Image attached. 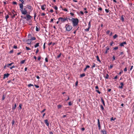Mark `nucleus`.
Listing matches in <instances>:
<instances>
[{
	"mask_svg": "<svg viewBox=\"0 0 134 134\" xmlns=\"http://www.w3.org/2000/svg\"><path fill=\"white\" fill-rule=\"evenodd\" d=\"M68 19L72 22L73 26H77L78 24L79 20L77 18H74L71 17L69 18Z\"/></svg>",
	"mask_w": 134,
	"mask_h": 134,
	"instance_id": "1",
	"label": "nucleus"
},
{
	"mask_svg": "<svg viewBox=\"0 0 134 134\" xmlns=\"http://www.w3.org/2000/svg\"><path fill=\"white\" fill-rule=\"evenodd\" d=\"M65 28L66 29V30L68 31H70L72 29V26L68 24H66L65 26Z\"/></svg>",
	"mask_w": 134,
	"mask_h": 134,
	"instance_id": "2",
	"label": "nucleus"
},
{
	"mask_svg": "<svg viewBox=\"0 0 134 134\" xmlns=\"http://www.w3.org/2000/svg\"><path fill=\"white\" fill-rule=\"evenodd\" d=\"M68 18L67 17L66 18L60 17L58 18L59 21H60L62 23H64L66 21H68Z\"/></svg>",
	"mask_w": 134,
	"mask_h": 134,
	"instance_id": "3",
	"label": "nucleus"
},
{
	"mask_svg": "<svg viewBox=\"0 0 134 134\" xmlns=\"http://www.w3.org/2000/svg\"><path fill=\"white\" fill-rule=\"evenodd\" d=\"M20 10L22 14H23L25 15L27 13V11L26 9V8H23L22 9H20Z\"/></svg>",
	"mask_w": 134,
	"mask_h": 134,
	"instance_id": "4",
	"label": "nucleus"
},
{
	"mask_svg": "<svg viewBox=\"0 0 134 134\" xmlns=\"http://www.w3.org/2000/svg\"><path fill=\"white\" fill-rule=\"evenodd\" d=\"M26 43L28 44H30L31 43V40L30 39H29L26 41Z\"/></svg>",
	"mask_w": 134,
	"mask_h": 134,
	"instance_id": "5",
	"label": "nucleus"
},
{
	"mask_svg": "<svg viewBox=\"0 0 134 134\" xmlns=\"http://www.w3.org/2000/svg\"><path fill=\"white\" fill-rule=\"evenodd\" d=\"M9 75V74H4V75L3 79H5V78L7 77Z\"/></svg>",
	"mask_w": 134,
	"mask_h": 134,
	"instance_id": "6",
	"label": "nucleus"
},
{
	"mask_svg": "<svg viewBox=\"0 0 134 134\" xmlns=\"http://www.w3.org/2000/svg\"><path fill=\"white\" fill-rule=\"evenodd\" d=\"M98 124L99 129H100V124L99 120L98 119Z\"/></svg>",
	"mask_w": 134,
	"mask_h": 134,
	"instance_id": "7",
	"label": "nucleus"
},
{
	"mask_svg": "<svg viewBox=\"0 0 134 134\" xmlns=\"http://www.w3.org/2000/svg\"><path fill=\"white\" fill-rule=\"evenodd\" d=\"M126 44V42H124L122 43H121L120 44V46H124V44Z\"/></svg>",
	"mask_w": 134,
	"mask_h": 134,
	"instance_id": "8",
	"label": "nucleus"
},
{
	"mask_svg": "<svg viewBox=\"0 0 134 134\" xmlns=\"http://www.w3.org/2000/svg\"><path fill=\"white\" fill-rule=\"evenodd\" d=\"M45 7L46 5H43L41 7V9L43 10H44L45 9Z\"/></svg>",
	"mask_w": 134,
	"mask_h": 134,
	"instance_id": "9",
	"label": "nucleus"
},
{
	"mask_svg": "<svg viewBox=\"0 0 134 134\" xmlns=\"http://www.w3.org/2000/svg\"><path fill=\"white\" fill-rule=\"evenodd\" d=\"M26 18H27V20H28L30 19L31 16L27 14L26 15Z\"/></svg>",
	"mask_w": 134,
	"mask_h": 134,
	"instance_id": "10",
	"label": "nucleus"
},
{
	"mask_svg": "<svg viewBox=\"0 0 134 134\" xmlns=\"http://www.w3.org/2000/svg\"><path fill=\"white\" fill-rule=\"evenodd\" d=\"M23 4L22 3L21 4H20V9H23Z\"/></svg>",
	"mask_w": 134,
	"mask_h": 134,
	"instance_id": "11",
	"label": "nucleus"
},
{
	"mask_svg": "<svg viewBox=\"0 0 134 134\" xmlns=\"http://www.w3.org/2000/svg\"><path fill=\"white\" fill-rule=\"evenodd\" d=\"M45 124H46L47 126H48L49 125V124L48 123V120H45Z\"/></svg>",
	"mask_w": 134,
	"mask_h": 134,
	"instance_id": "12",
	"label": "nucleus"
},
{
	"mask_svg": "<svg viewBox=\"0 0 134 134\" xmlns=\"http://www.w3.org/2000/svg\"><path fill=\"white\" fill-rule=\"evenodd\" d=\"M26 7V8H27L28 9L31 10V7L29 5H27Z\"/></svg>",
	"mask_w": 134,
	"mask_h": 134,
	"instance_id": "13",
	"label": "nucleus"
},
{
	"mask_svg": "<svg viewBox=\"0 0 134 134\" xmlns=\"http://www.w3.org/2000/svg\"><path fill=\"white\" fill-rule=\"evenodd\" d=\"M11 15L12 16V17L13 18L15 17V15L12 12V13L11 14Z\"/></svg>",
	"mask_w": 134,
	"mask_h": 134,
	"instance_id": "14",
	"label": "nucleus"
},
{
	"mask_svg": "<svg viewBox=\"0 0 134 134\" xmlns=\"http://www.w3.org/2000/svg\"><path fill=\"white\" fill-rule=\"evenodd\" d=\"M120 85H121V86H120L119 87L121 88H123V86L124 85V83L123 82H121L120 83Z\"/></svg>",
	"mask_w": 134,
	"mask_h": 134,
	"instance_id": "15",
	"label": "nucleus"
},
{
	"mask_svg": "<svg viewBox=\"0 0 134 134\" xmlns=\"http://www.w3.org/2000/svg\"><path fill=\"white\" fill-rule=\"evenodd\" d=\"M107 49L105 52V54H107L108 53V50L109 49V48L108 47H106Z\"/></svg>",
	"mask_w": 134,
	"mask_h": 134,
	"instance_id": "16",
	"label": "nucleus"
},
{
	"mask_svg": "<svg viewBox=\"0 0 134 134\" xmlns=\"http://www.w3.org/2000/svg\"><path fill=\"white\" fill-rule=\"evenodd\" d=\"M90 67V66L89 65H87L86 67V68L84 69V71H85L87 68H89Z\"/></svg>",
	"mask_w": 134,
	"mask_h": 134,
	"instance_id": "17",
	"label": "nucleus"
},
{
	"mask_svg": "<svg viewBox=\"0 0 134 134\" xmlns=\"http://www.w3.org/2000/svg\"><path fill=\"white\" fill-rule=\"evenodd\" d=\"M85 74L84 73H83L80 75V76L81 77H82L85 76Z\"/></svg>",
	"mask_w": 134,
	"mask_h": 134,
	"instance_id": "18",
	"label": "nucleus"
},
{
	"mask_svg": "<svg viewBox=\"0 0 134 134\" xmlns=\"http://www.w3.org/2000/svg\"><path fill=\"white\" fill-rule=\"evenodd\" d=\"M14 63H13L12 62L11 63L8 64L7 65V66L8 67H9V66H11L12 64H13Z\"/></svg>",
	"mask_w": 134,
	"mask_h": 134,
	"instance_id": "19",
	"label": "nucleus"
},
{
	"mask_svg": "<svg viewBox=\"0 0 134 134\" xmlns=\"http://www.w3.org/2000/svg\"><path fill=\"white\" fill-rule=\"evenodd\" d=\"M101 100L102 102L103 103V105H105V103H104V100L102 98L101 99Z\"/></svg>",
	"mask_w": 134,
	"mask_h": 134,
	"instance_id": "20",
	"label": "nucleus"
},
{
	"mask_svg": "<svg viewBox=\"0 0 134 134\" xmlns=\"http://www.w3.org/2000/svg\"><path fill=\"white\" fill-rule=\"evenodd\" d=\"M39 43H37L35 45V47L36 48L39 46Z\"/></svg>",
	"mask_w": 134,
	"mask_h": 134,
	"instance_id": "21",
	"label": "nucleus"
},
{
	"mask_svg": "<svg viewBox=\"0 0 134 134\" xmlns=\"http://www.w3.org/2000/svg\"><path fill=\"white\" fill-rule=\"evenodd\" d=\"M102 132L103 133V134H106V131L104 130H103L102 131Z\"/></svg>",
	"mask_w": 134,
	"mask_h": 134,
	"instance_id": "22",
	"label": "nucleus"
},
{
	"mask_svg": "<svg viewBox=\"0 0 134 134\" xmlns=\"http://www.w3.org/2000/svg\"><path fill=\"white\" fill-rule=\"evenodd\" d=\"M31 39H30V40H35L36 39V38L35 37H31Z\"/></svg>",
	"mask_w": 134,
	"mask_h": 134,
	"instance_id": "23",
	"label": "nucleus"
},
{
	"mask_svg": "<svg viewBox=\"0 0 134 134\" xmlns=\"http://www.w3.org/2000/svg\"><path fill=\"white\" fill-rule=\"evenodd\" d=\"M25 60H23L21 61V63L22 64H23L25 62Z\"/></svg>",
	"mask_w": 134,
	"mask_h": 134,
	"instance_id": "24",
	"label": "nucleus"
},
{
	"mask_svg": "<svg viewBox=\"0 0 134 134\" xmlns=\"http://www.w3.org/2000/svg\"><path fill=\"white\" fill-rule=\"evenodd\" d=\"M118 37V35H116V34H115V35L113 37V38H116V37Z\"/></svg>",
	"mask_w": 134,
	"mask_h": 134,
	"instance_id": "25",
	"label": "nucleus"
},
{
	"mask_svg": "<svg viewBox=\"0 0 134 134\" xmlns=\"http://www.w3.org/2000/svg\"><path fill=\"white\" fill-rule=\"evenodd\" d=\"M96 58L97 59V60L99 62H100V61L99 59V57L98 56H97L96 57Z\"/></svg>",
	"mask_w": 134,
	"mask_h": 134,
	"instance_id": "26",
	"label": "nucleus"
},
{
	"mask_svg": "<svg viewBox=\"0 0 134 134\" xmlns=\"http://www.w3.org/2000/svg\"><path fill=\"white\" fill-rule=\"evenodd\" d=\"M5 19H6V20H7V19L9 18V16L8 15H7L5 16Z\"/></svg>",
	"mask_w": 134,
	"mask_h": 134,
	"instance_id": "27",
	"label": "nucleus"
},
{
	"mask_svg": "<svg viewBox=\"0 0 134 134\" xmlns=\"http://www.w3.org/2000/svg\"><path fill=\"white\" fill-rule=\"evenodd\" d=\"M28 86L29 87H30L31 86H33V85L32 84H29L28 85Z\"/></svg>",
	"mask_w": 134,
	"mask_h": 134,
	"instance_id": "28",
	"label": "nucleus"
},
{
	"mask_svg": "<svg viewBox=\"0 0 134 134\" xmlns=\"http://www.w3.org/2000/svg\"><path fill=\"white\" fill-rule=\"evenodd\" d=\"M90 23H91L90 21L88 23V27H89V28H90V27H91Z\"/></svg>",
	"mask_w": 134,
	"mask_h": 134,
	"instance_id": "29",
	"label": "nucleus"
},
{
	"mask_svg": "<svg viewBox=\"0 0 134 134\" xmlns=\"http://www.w3.org/2000/svg\"><path fill=\"white\" fill-rule=\"evenodd\" d=\"M5 96L4 95H3L2 97V100H4V99H5Z\"/></svg>",
	"mask_w": 134,
	"mask_h": 134,
	"instance_id": "30",
	"label": "nucleus"
},
{
	"mask_svg": "<svg viewBox=\"0 0 134 134\" xmlns=\"http://www.w3.org/2000/svg\"><path fill=\"white\" fill-rule=\"evenodd\" d=\"M90 28H89V27H88L87 29H85V30L87 31H89V29Z\"/></svg>",
	"mask_w": 134,
	"mask_h": 134,
	"instance_id": "31",
	"label": "nucleus"
},
{
	"mask_svg": "<svg viewBox=\"0 0 134 134\" xmlns=\"http://www.w3.org/2000/svg\"><path fill=\"white\" fill-rule=\"evenodd\" d=\"M26 49L27 50H30V48H29V47H26Z\"/></svg>",
	"mask_w": 134,
	"mask_h": 134,
	"instance_id": "32",
	"label": "nucleus"
},
{
	"mask_svg": "<svg viewBox=\"0 0 134 134\" xmlns=\"http://www.w3.org/2000/svg\"><path fill=\"white\" fill-rule=\"evenodd\" d=\"M25 0H20V1L22 2V3L23 4L24 2V1Z\"/></svg>",
	"mask_w": 134,
	"mask_h": 134,
	"instance_id": "33",
	"label": "nucleus"
},
{
	"mask_svg": "<svg viewBox=\"0 0 134 134\" xmlns=\"http://www.w3.org/2000/svg\"><path fill=\"white\" fill-rule=\"evenodd\" d=\"M115 119V118H111V121H112V120H114Z\"/></svg>",
	"mask_w": 134,
	"mask_h": 134,
	"instance_id": "34",
	"label": "nucleus"
},
{
	"mask_svg": "<svg viewBox=\"0 0 134 134\" xmlns=\"http://www.w3.org/2000/svg\"><path fill=\"white\" fill-rule=\"evenodd\" d=\"M36 31H39V29L37 27H36Z\"/></svg>",
	"mask_w": 134,
	"mask_h": 134,
	"instance_id": "35",
	"label": "nucleus"
},
{
	"mask_svg": "<svg viewBox=\"0 0 134 134\" xmlns=\"http://www.w3.org/2000/svg\"><path fill=\"white\" fill-rule=\"evenodd\" d=\"M31 35H30V34H29L28 36V37L29 38H31Z\"/></svg>",
	"mask_w": 134,
	"mask_h": 134,
	"instance_id": "36",
	"label": "nucleus"
},
{
	"mask_svg": "<svg viewBox=\"0 0 134 134\" xmlns=\"http://www.w3.org/2000/svg\"><path fill=\"white\" fill-rule=\"evenodd\" d=\"M121 20H122V21H124V18L122 17H122L121 18Z\"/></svg>",
	"mask_w": 134,
	"mask_h": 134,
	"instance_id": "37",
	"label": "nucleus"
},
{
	"mask_svg": "<svg viewBox=\"0 0 134 134\" xmlns=\"http://www.w3.org/2000/svg\"><path fill=\"white\" fill-rule=\"evenodd\" d=\"M64 11L67 12L68 11V10L66 8H65L63 9H62Z\"/></svg>",
	"mask_w": 134,
	"mask_h": 134,
	"instance_id": "38",
	"label": "nucleus"
},
{
	"mask_svg": "<svg viewBox=\"0 0 134 134\" xmlns=\"http://www.w3.org/2000/svg\"><path fill=\"white\" fill-rule=\"evenodd\" d=\"M15 66H13L12 67H10V69H12V68H15Z\"/></svg>",
	"mask_w": 134,
	"mask_h": 134,
	"instance_id": "39",
	"label": "nucleus"
},
{
	"mask_svg": "<svg viewBox=\"0 0 134 134\" xmlns=\"http://www.w3.org/2000/svg\"><path fill=\"white\" fill-rule=\"evenodd\" d=\"M101 108L102 109V110H103L104 109V108L102 105H101L100 106Z\"/></svg>",
	"mask_w": 134,
	"mask_h": 134,
	"instance_id": "40",
	"label": "nucleus"
},
{
	"mask_svg": "<svg viewBox=\"0 0 134 134\" xmlns=\"http://www.w3.org/2000/svg\"><path fill=\"white\" fill-rule=\"evenodd\" d=\"M118 47H116L114 48V50H116L118 49Z\"/></svg>",
	"mask_w": 134,
	"mask_h": 134,
	"instance_id": "41",
	"label": "nucleus"
},
{
	"mask_svg": "<svg viewBox=\"0 0 134 134\" xmlns=\"http://www.w3.org/2000/svg\"><path fill=\"white\" fill-rule=\"evenodd\" d=\"M54 8L56 10H57V9H58V8L56 6H55L54 7Z\"/></svg>",
	"mask_w": 134,
	"mask_h": 134,
	"instance_id": "42",
	"label": "nucleus"
},
{
	"mask_svg": "<svg viewBox=\"0 0 134 134\" xmlns=\"http://www.w3.org/2000/svg\"><path fill=\"white\" fill-rule=\"evenodd\" d=\"M68 104L69 105H70L72 104V103L71 102H69Z\"/></svg>",
	"mask_w": 134,
	"mask_h": 134,
	"instance_id": "43",
	"label": "nucleus"
},
{
	"mask_svg": "<svg viewBox=\"0 0 134 134\" xmlns=\"http://www.w3.org/2000/svg\"><path fill=\"white\" fill-rule=\"evenodd\" d=\"M96 65L94 64H93V65H92V68H93L95 67Z\"/></svg>",
	"mask_w": 134,
	"mask_h": 134,
	"instance_id": "44",
	"label": "nucleus"
},
{
	"mask_svg": "<svg viewBox=\"0 0 134 134\" xmlns=\"http://www.w3.org/2000/svg\"><path fill=\"white\" fill-rule=\"evenodd\" d=\"M45 60L46 62H48V58H45Z\"/></svg>",
	"mask_w": 134,
	"mask_h": 134,
	"instance_id": "45",
	"label": "nucleus"
},
{
	"mask_svg": "<svg viewBox=\"0 0 134 134\" xmlns=\"http://www.w3.org/2000/svg\"><path fill=\"white\" fill-rule=\"evenodd\" d=\"M70 14L72 16H73L74 15V14L73 13H70Z\"/></svg>",
	"mask_w": 134,
	"mask_h": 134,
	"instance_id": "46",
	"label": "nucleus"
},
{
	"mask_svg": "<svg viewBox=\"0 0 134 134\" xmlns=\"http://www.w3.org/2000/svg\"><path fill=\"white\" fill-rule=\"evenodd\" d=\"M61 53H60V54L59 55H58V56H57V57H58V58H59V57H60V56H61Z\"/></svg>",
	"mask_w": 134,
	"mask_h": 134,
	"instance_id": "47",
	"label": "nucleus"
},
{
	"mask_svg": "<svg viewBox=\"0 0 134 134\" xmlns=\"http://www.w3.org/2000/svg\"><path fill=\"white\" fill-rule=\"evenodd\" d=\"M35 87L37 88H38L39 87V86L38 85H35Z\"/></svg>",
	"mask_w": 134,
	"mask_h": 134,
	"instance_id": "48",
	"label": "nucleus"
},
{
	"mask_svg": "<svg viewBox=\"0 0 134 134\" xmlns=\"http://www.w3.org/2000/svg\"><path fill=\"white\" fill-rule=\"evenodd\" d=\"M96 91L99 94H100V92L98 90H96Z\"/></svg>",
	"mask_w": 134,
	"mask_h": 134,
	"instance_id": "49",
	"label": "nucleus"
},
{
	"mask_svg": "<svg viewBox=\"0 0 134 134\" xmlns=\"http://www.w3.org/2000/svg\"><path fill=\"white\" fill-rule=\"evenodd\" d=\"M127 70L126 68H125L124 69V71H126Z\"/></svg>",
	"mask_w": 134,
	"mask_h": 134,
	"instance_id": "50",
	"label": "nucleus"
},
{
	"mask_svg": "<svg viewBox=\"0 0 134 134\" xmlns=\"http://www.w3.org/2000/svg\"><path fill=\"white\" fill-rule=\"evenodd\" d=\"M99 10L100 11H102V9L100 7L99 8Z\"/></svg>",
	"mask_w": 134,
	"mask_h": 134,
	"instance_id": "51",
	"label": "nucleus"
},
{
	"mask_svg": "<svg viewBox=\"0 0 134 134\" xmlns=\"http://www.w3.org/2000/svg\"><path fill=\"white\" fill-rule=\"evenodd\" d=\"M16 107V104H15V105H14V107L13 108L14 109H15Z\"/></svg>",
	"mask_w": 134,
	"mask_h": 134,
	"instance_id": "52",
	"label": "nucleus"
},
{
	"mask_svg": "<svg viewBox=\"0 0 134 134\" xmlns=\"http://www.w3.org/2000/svg\"><path fill=\"white\" fill-rule=\"evenodd\" d=\"M113 66V65H111L110 66V68H111Z\"/></svg>",
	"mask_w": 134,
	"mask_h": 134,
	"instance_id": "53",
	"label": "nucleus"
},
{
	"mask_svg": "<svg viewBox=\"0 0 134 134\" xmlns=\"http://www.w3.org/2000/svg\"><path fill=\"white\" fill-rule=\"evenodd\" d=\"M45 15V13H42L41 14V15L42 16H44Z\"/></svg>",
	"mask_w": 134,
	"mask_h": 134,
	"instance_id": "54",
	"label": "nucleus"
},
{
	"mask_svg": "<svg viewBox=\"0 0 134 134\" xmlns=\"http://www.w3.org/2000/svg\"><path fill=\"white\" fill-rule=\"evenodd\" d=\"M21 106L22 105L21 104H20L19 105V107L20 108V109H21Z\"/></svg>",
	"mask_w": 134,
	"mask_h": 134,
	"instance_id": "55",
	"label": "nucleus"
},
{
	"mask_svg": "<svg viewBox=\"0 0 134 134\" xmlns=\"http://www.w3.org/2000/svg\"><path fill=\"white\" fill-rule=\"evenodd\" d=\"M45 43H44V44L43 46V47L44 49H45Z\"/></svg>",
	"mask_w": 134,
	"mask_h": 134,
	"instance_id": "56",
	"label": "nucleus"
},
{
	"mask_svg": "<svg viewBox=\"0 0 134 134\" xmlns=\"http://www.w3.org/2000/svg\"><path fill=\"white\" fill-rule=\"evenodd\" d=\"M113 60H114L115 59V57L114 56H113Z\"/></svg>",
	"mask_w": 134,
	"mask_h": 134,
	"instance_id": "57",
	"label": "nucleus"
},
{
	"mask_svg": "<svg viewBox=\"0 0 134 134\" xmlns=\"http://www.w3.org/2000/svg\"><path fill=\"white\" fill-rule=\"evenodd\" d=\"M53 12V11L52 9H51L50 10V12L52 13Z\"/></svg>",
	"mask_w": 134,
	"mask_h": 134,
	"instance_id": "58",
	"label": "nucleus"
},
{
	"mask_svg": "<svg viewBox=\"0 0 134 134\" xmlns=\"http://www.w3.org/2000/svg\"><path fill=\"white\" fill-rule=\"evenodd\" d=\"M13 3L14 4H17V3L15 2H13Z\"/></svg>",
	"mask_w": 134,
	"mask_h": 134,
	"instance_id": "59",
	"label": "nucleus"
},
{
	"mask_svg": "<svg viewBox=\"0 0 134 134\" xmlns=\"http://www.w3.org/2000/svg\"><path fill=\"white\" fill-rule=\"evenodd\" d=\"M110 32V31L109 30H108V31L107 32V33L108 34H109Z\"/></svg>",
	"mask_w": 134,
	"mask_h": 134,
	"instance_id": "60",
	"label": "nucleus"
},
{
	"mask_svg": "<svg viewBox=\"0 0 134 134\" xmlns=\"http://www.w3.org/2000/svg\"><path fill=\"white\" fill-rule=\"evenodd\" d=\"M14 48L15 49H16L17 48V47L16 46H14Z\"/></svg>",
	"mask_w": 134,
	"mask_h": 134,
	"instance_id": "61",
	"label": "nucleus"
},
{
	"mask_svg": "<svg viewBox=\"0 0 134 134\" xmlns=\"http://www.w3.org/2000/svg\"><path fill=\"white\" fill-rule=\"evenodd\" d=\"M61 107V105H58V108H60Z\"/></svg>",
	"mask_w": 134,
	"mask_h": 134,
	"instance_id": "62",
	"label": "nucleus"
},
{
	"mask_svg": "<svg viewBox=\"0 0 134 134\" xmlns=\"http://www.w3.org/2000/svg\"><path fill=\"white\" fill-rule=\"evenodd\" d=\"M105 11L106 12L108 13V10L107 9H105Z\"/></svg>",
	"mask_w": 134,
	"mask_h": 134,
	"instance_id": "63",
	"label": "nucleus"
},
{
	"mask_svg": "<svg viewBox=\"0 0 134 134\" xmlns=\"http://www.w3.org/2000/svg\"><path fill=\"white\" fill-rule=\"evenodd\" d=\"M41 58L40 57H39L38 58V60H40L41 59Z\"/></svg>",
	"mask_w": 134,
	"mask_h": 134,
	"instance_id": "64",
	"label": "nucleus"
}]
</instances>
